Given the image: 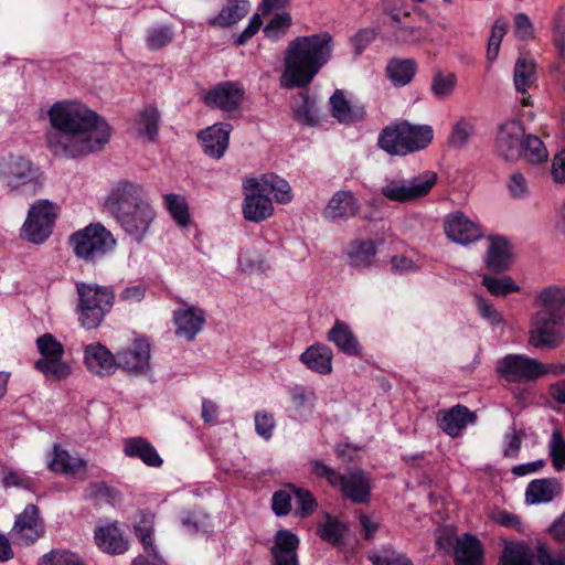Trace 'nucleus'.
Wrapping results in <instances>:
<instances>
[{"mask_svg":"<svg viewBox=\"0 0 565 565\" xmlns=\"http://www.w3.org/2000/svg\"><path fill=\"white\" fill-rule=\"evenodd\" d=\"M51 129L46 146L56 157L75 159L100 151L111 128L97 113L81 103L57 102L47 111Z\"/></svg>","mask_w":565,"mask_h":565,"instance_id":"nucleus-1","label":"nucleus"},{"mask_svg":"<svg viewBox=\"0 0 565 565\" xmlns=\"http://www.w3.org/2000/svg\"><path fill=\"white\" fill-rule=\"evenodd\" d=\"M333 38L329 32L297 36L285 51L280 86L287 89L307 87L331 60Z\"/></svg>","mask_w":565,"mask_h":565,"instance_id":"nucleus-2","label":"nucleus"},{"mask_svg":"<svg viewBox=\"0 0 565 565\" xmlns=\"http://www.w3.org/2000/svg\"><path fill=\"white\" fill-rule=\"evenodd\" d=\"M105 207L138 243L142 241L156 215L143 198L142 186L127 180H120L113 186Z\"/></svg>","mask_w":565,"mask_h":565,"instance_id":"nucleus-3","label":"nucleus"},{"mask_svg":"<svg viewBox=\"0 0 565 565\" xmlns=\"http://www.w3.org/2000/svg\"><path fill=\"white\" fill-rule=\"evenodd\" d=\"M243 188L248 191L242 205L243 215L246 221L254 223H260L273 215L270 194L281 204L289 203L292 199L289 183L274 173L249 178L243 182Z\"/></svg>","mask_w":565,"mask_h":565,"instance_id":"nucleus-4","label":"nucleus"},{"mask_svg":"<svg viewBox=\"0 0 565 565\" xmlns=\"http://www.w3.org/2000/svg\"><path fill=\"white\" fill-rule=\"evenodd\" d=\"M0 184L9 192L34 195L42 189L41 173L28 158L9 153L0 159Z\"/></svg>","mask_w":565,"mask_h":565,"instance_id":"nucleus-5","label":"nucleus"},{"mask_svg":"<svg viewBox=\"0 0 565 565\" xmlns=\"http://www.w3.org/2000/svg\"><path fill=\"white\" fill-rule=\"evenodd\" d=\"M78 320L87 330L97 328L110 311L114 303V292L110 287L94 284L77 282Z\"/></svg>","mask_w":565,"mask_h":565,"instance_id":"nucleus-6","label":"nucleus"},{"mask_svg":"<svg viewBox=\"0 0 565 565\" xmlns=\"http://www.w3.org/2000/svg\"><path fill=\"white\" fill-rule=\"evenodd\" d=\"M70 245L78 258L95 263L115 248L116 241L105 226L97 223L73 233Z\"/></svg>","mask_w":565,"mask_h":565,"instance_id":"nucleus-7","label":"nucleus"},{"mask_svg":"<svg viewBox=\"0 0 565 565\" xmlns=\"http://www.w3.org/2000/svg\"><path fill=\"white\" fill-rule=\"evenodd\" d=\"M310 466L312 472L317 477L324 478L332 487L340 488L343 495L349 498L351 501L355 503L367 502L370 486L367 479L362 472L340 475L338 471L319 460L310 461Z\"/></svg>","mask_w":565,"mask_h":565,"instance_id":"nucleus-8","label":"nucleus"},{"mask_svg":"<svg viewBox=\"0 0 565 565\" xmlns=\"http://www.w3.org/2000/svg\"><path fill=\"white\" fill-rule=\"evenodd\" d=\"M436 182L437 174L433 171H425L409 179L396 177L386 179L381 193L390 201L406 203L427 195Z\"/></svg>","mask_w":565,"mask_h":565,"instance_id":"nucleus-9","label":"nucleus"},{"mask_svg":"<svg viewBox=\"0 0 565 565\" xmlns=\"http://www.w3.org/2000/svg\"><path fill=\"white\" fill-rule=\"evenodd\" d=\"M565 342V319L534 311L530 318L529 344L554 350Z\"/></svg>","mask_w":565,"mask_h":565,"instance_id":"nucleus-10","label":"nucleus"},{"mask_svg":"<svg viewBox=\"0 0 565 565\" xmlns=\"http://www.w3.org/2000/svg\"><path fill=\"white\" fill-rule=\"evenodd\" d=\"M57 213L55 203L45 199L35 201L29 209L21 237L33 244H42L50 237Z\"/></svg>","mask_w":565,"mask_h":565,"instance_id":"nucleus-11","label":"nucleus"},{"mask_svg":"<svg viewBox=\"0 0 565 565\" xmlns=\"http://www.w3.org/2000/svg\"><path fill=\"white\" fill-rule=\"evenodd\" d=\"M541 362L523 354H508L497 362L498 374L512 383H525L540 377Z\"/></svg>","mask_w":565,"mask_h":565,"instance_id":"nucleus-12","label":"nucleus"},{"mask_svg":"<svg viewBox=\"0 0 565 565\" xmlns=\"http://www.w3.org/2000/svg\"><path fill=\"white\" fill-rule=\"evenodd\" d=\"M245 96L244 86L238 82H223L211 88L204 97V103L212 108L225 113L238 109Z\"/></svg>","mask_w":565,"mask_h":565,"instance_id":"nucleus-13","label":"nucleus"},{"mask_svg":"<svg viewBox=\"0 0 565 565\" xmlns=\"http://www.w3.org/2000/svg\"><path fill=\"white\" fill-rule=\"evenodd\" d=\"M524 131L515 120L502 124L495 139V152L507 161H515L522 156Z\"/></svg>","mask_w":565,"mask_h":565,"instance_id":"nucleus-14","label":"nucleus"},{"mask_svg":"<svg viewBox=\"0 0 565 565\" xmlns=\"http://www.w3.org/2000/svg\"><path fill=\"white\" fill-rule=\"evenodd\" d=\"M43 531L38 507L28 504L23 512L15 516L11 536L18 543L30 545L42 536Z\"/></svg>","mask_w":565,"mask_h":565,"instance_id":"nucleus-15","label":"nucleus"},{"mask_svg":"<svg viewBox=\"0 0 565 565\" xmlns=\"http://www.w3.org/2000/svg\"><path fill=\"white\" fill-rule=\"evenodd\" d=\"M444 231L449 239L467 245L482 236V230L460 211L449 213L444 221Z\"/></svg>","mask_w":565,"mask_h":565,"instance_id":"nucleus-16","label":"nucleus"},{"mask_svg":"<svg viewBox=\"0 0 565 565\" xmlns=\"http://www.w3.org/2000/svg\"><path fill=\"white\" fill-rule=\"evenodd\" d=\"M205 319V311L196 306L174 310L175 335L186 341L194 340L196 334L202 331Z\"/></svg>","mask_w":565,"mask_h":565,"instance_id":"nucleus-17","label":"nucleus"},{"mask_svg":"<svg viewBox=\"0 0 565 565\" xmlns=\"http://www.w3.org/2000/svg\"><path fill=\"white\" fill-rule=\"evenodd\" d=\"M231 130L230 124L220 122L199 131L203 152L213 159H221L228 148Z\"/></svg>","mask_w":565,"mask_h":565,"instance_id":"nucleus-18","label":"nucleus"},{"mask_svg":"<svg viewBox=\"0 0 565 565\" xmlns=\"http://www.w3.org/2000/svg\"><path fill=\"white\" fill-rule=\"evenodd\" d=\"M360 211V203L353 192L337 191L323 209L322 215L327 221L338 222L354 217Z\"/></svg>","mask_w":565,"mask_h":565,"instance_id":"nucleus-19","label":"nucleus"},{"mask_svg":"<svg viewBox=\"0 0 565 565\" xmlns=\"http://www.w3.org/2000/svg\"><path fill=\"white\" fill-rule=\"evenodd\" d=\"M436 419L438 427L445 434L457 437L469 423H475L476 415L467 406L458 404L448 409H440Z\"/></svg>","mask_w":565,"mask_h":565,"instance_id":"nucleus-20","label":"nucleus"},{"mask_svg":"<svg viewBox=\"0 0 565 565\" xmlns=\"http://www.w3.org/2000/svg\"><path fill=\"white\" fill-rule=\"evenodd\" d=\"M535 311L565 319V285H548L534 297Z\"/></svg>","mask_w":565,"mask_h":565,"instance_id":"nucleus-21","label":"nucleus"},{"mask_svg":"<svg viewBox=\"0 0 565 565\" xmlns=\"http://www.w3.org/2000/svg\"><path fill=\"white\" fill-rule=\"evenodd\" d=\"M150 345L147 340H136L131 348L117 353V367L130 373H141L149 369Z\"/></svg>","mask_w":565,"mask_h":565,"instance_id":"nucleus-22","label":"nucleus"},{"mask_svg":"<svg viewBox=\"0 0 565 565\" xmlns=\"http://www.w3.org/2000/svg\"><path fill=\"white\" fill-rule=\"evenodd\" d=\"M84 362L92 373L100 376L110 375L117 369L115 356L99 342L85 347Z\"/></svg>","mask_w":565,"mask_h":565,"instance_id":"nucleus-23","label":"nucleus"},{"mask_svg":"<svg viewBox=\"0 0 565 565\" xmlns=\"http://www.w3.org/2000/svg\"><path fill=\"white\" fill-rule=\"evenodd\" d=\"M562 491V483L556 478L534 479L525 489V502L531 505L550 503Z\"/></svg>","mask_w":565,"mask_h":565,"instance_id":"nucleus-24","label":"nucleus"},{"mask_svg":"<svg viewBox=\"0 0 565 565\" xmlns=\"http://www.w3.org/2000/svg\"><path fill=\"white\" fill-rule=\"evenodd\" d=\"M154 515L150 512H140L135 527V533L143 546V555L153 559L154 565H167L153 544Z\"/></svg>","mask_w":565,"mask_h":565,"instance_id":"nucleus-25","label":"nucleus"},{"mask_svg":"<svg viewBox=\"0 0 565 565\" xmlns=\"http://www.w3.org/2000/svg\"><path fill=\"white\" fill-rule=\"evenodd\" d=\"M250 10L248 0H226L218 13L207 20L213 28L228 29L242 21Z\"/></svg>","mask_w":565,"mask_h":565,"instance_id":"nucleus-26","label":"nucleus"},{"mask_svg":"<svg viewBox=\"0 0 565 565\" xmlns=\"http://www.w3.org/2000/svg\"><path fill=\"white\" fill-rule=\"evenodd\" d=\"M487 268L495 274L503 273L511 265V247L504 237L492 236L484 257Z\"/></svg>","mask_w":565,"mask_h":565,"instance_id":"nucleus-27","label":"nucleus"},{"mask_svg":"<svg viewBox=\"0 0 565 565\" xmlns=\"http://www.w3.org/2000/svg\"><path fill=\"white\" fill-rule=\"evenodd\" d=\"M298 544L299 540L295 534L288 531H278L271 547L273 565H298L296 554Z\"/></svg>","mask_w":565,"mask_h":565,"instance_id":"nucleus-28","label":"nucleus"},{"mask_svg":"<svg viewBox=\"0 0 565 565\" xmlns=\"http://www.w3.org/2000/svg\"><path fill=\"white\" fill-rule=\"evenodd\" d=\"M328 340L332 342L339 351L350 356H359L361 354V345L353 334L348 323L335 320L333 327L328 332Z\"/></svg>","mask_w":565,"mask_h":565,"instance_id":"nucleus-29","label":"nucleus"},{"mask_svg":"<svg viewBox=\"0 0 565 565\" xmlns=\"http://www.w3.org/2000/svg\"><path fill=\"white\" fill-rule=\"evenodd\" d=\"M332 350L324 344L311 345L300 355V361L310 371L321 375L332 372Z\"/></svg>","mask_w":565,"mask_h":565,"instance_id":"nucleus-30","label":"nucleus"},{"mask_svg":"<svg viewBox=\"0 0 565 565\" xmlns=\"http://www.w3.org/2000/svg\"><path fill=\"white\" fill-rule=\"evenodd\" d=\"M124 452L131 458H139L145 465L158 468L163 460L156 448L142 437L127 438L124 441Z\"/></svg>","mask_w":565,"mask_h":565,"instance_id":"nucleus-31","label":"nucleus"},{"mask_svg":"<svg viewBox=\"0 0 565 565\" xmlns=\"http://www.w3.org/2000/svg\"><path fill=\"white\" fill-rule=\"evenodd\" d=\"M482 544L477 537L465 534L457 540L456 565H482Z\"/></svg>","mask_w":565,"mask_h":565,"instance_id":"nucleus-32","label":"nucleus"},{"mask_svg":"<svg viewBox=\"0 0 565 565\" xmlns=\"http://www.w3.org/2000/svg\"><path fill=\"white\" fill-rule=\"evenodd\" d=\"M405 135L404 156L425 149L433 140L434 131L429 125H413L408 121H404Z\"/></svg>","mask_w":565,"mask_h":565,"instance_id":"nucleus-33","label":"nucleus"},{"mask_svg":"<svg viewBox=\"0 0 565 565\" xmlns=\"http://www.w3.org/2000/svg\"><path fill=\"white\" fill-rule=\"evenodd\" d=\"M350 266L354 268H369L375 263L376 246L371 239L354 241L347 248Z\"/></svg>","mask_w":565,"mask_h":565,"instance_id":"nucleus-34","label":"nucleus"},{"mask_svg":"<svg viewBox=\"0 0 565 565\" xmlns=\"http://www.w3.org/2000/svg\"><path fill=\"white\" fill-rule=\"evenodd\" d=\"M404 131V121L390 125L383 128L379 135L377 145L386 153L391 156H404V147H406Z\"/></svg>","mask_w":565,"mask_h":565,"instance_id":"nucleus-35","label":"nucleus"},{"mask_svg":"<svg viewBox=\"0 0 565 565\" xmlns=\"http://www.w3.org/2000/svg\"><path fill=\"white\" fill-rule=\"evenodd\" d=\"M95 542L100 550L110 554H121L128 548V541L116 526L111 525L97 529Z\"/></svg>","mask_w":565,"mask_h":565,"instance_id":"nucleus-36","label":"nucleus"},{"mask_svg":"<svg viewBox=\"0 0 565 565\" xmlns=\"http://www.w3.org/2000/svg\"><path fill=\"white\" fill-rule=\"evenodd\" d=\"M49 468L63 475H75L85 470L86 462L81 458L71 456L66 450L61 449L57 445L53 447V458L49 463Z\"/></svg>","mask_w":565,"mask_h":565,"instance_id":"nucleus-37","label":"nucleus"},{"mask_svg":"<svg viewBox=\"0 0 565 565\" xmlns=\"http://www.w3.org/2000/svg\"><path fill=\"white\" fill-rule=\"evenodd\" d=\"M416 71V62L412 58H392L386 66V75L395 86L411 83Z\"/></svg>","mask_w":565,"mask_h":565,"instance_id":"nucleus-38","label":"nucleus"},{"mask_svg":"<svg viewBox=\"0 0 565 565\" xmlns=\"http://www.w3.org/2000/svg\"><path fill=\"white\" fill-rule=\"evenodd\" d=\"M331 114L340 122L351 124L363 119V108H352L341 90H335L330 97Z\"/></svg>","mask_w":565,"mask_h":565,"instance_id":"nucleus-39","label":"nucleus"},{"mask_svg":"<svg viewBox=\"0 0 565 565\" xmlns=\"http://www.w3.org/2000/svg\"><path fill=\"white\" fill-rule=\"evenodd\" d=\"M160 111L153 105L145 106L136 120V129L138 134L149 141H153L159 131Z\"/></svg>","mask_w":565,"mask_h":565,"instance_id":"nucleus-40","label":"nucleus"},{"mask_svg":"<svg viewBox=\"0 0 565 565\" xmlns=\"http://www.w3.org/2000/svg\"><path fill=\"white\" fill-rule=\"evenodd\" d=\"M535 63L526 57H519L514 65L513 82L516 92L525 94L526 89L535 82Z\"/></svg>","mask_w":565,"mask_h":565,"instance_id":"nucleus-41","label":"nucleus"},{"mask_svg":"<svg viewBox=\"0 0 565 565\" xmlns=\"http://www.w3.org/2000/svg\"><path fill=\"white\" fill-rule=\"evenodd\" d=\"M34 365L39 372L51 381H61L72 372L71 365L63 358L39 359Z\"/></svg>","mask_w":565,"mask_h":565,"instance_id":"nucleus-42","label":"nucleus"},{"mask_svg":"<svg viewBox=\"0 0 565 565\" xmlns=\"http://www.w3.org/2000/svg\"><path fill=\"white\" fill-rule=\"evenodd\" d=\"M292 109L296 120L301 125L313 126L317 124L316 104L307 93L301 92L297 95Z\"/></svg>","mask_w":565,"mask_h":565,"instance_id":"nucleus-43","label":"nucleus"},{"mask_svg":"<svg viewBox=\"0 0 565 565\" xmlns=\"http://www.w3.org/2000/svg\"><path fill=\"white\" fill-rule=\"evenodd\" d=\"M498 565H534V554L524 544L507 546Z\"/></svg>","mask_w":565,"mask_h":565,"instance_id":"nucleus-44","label":"nucleus"},{"mask_svg":"<svg viewBox=\"0 0 565 565\" xmlns=\"http://www.w3.org/2000/svg\"><path fill=\"white\" fill-rule=\"evenodd\" d=\"M473 135L475 125L472 120L462 117L454 124L448 137V143L452 148L461 149L467 146Z\"/></svg>","mask_w":565,"mask_h":565,"instance_id":"nucleus-45","label":"nucleus"},{"mask_svg":"<svg viewBox=\"0 0 565 565\" xmlns=\"http://www.w3.org/2000/svg\"><path fill=\"white\" fill-rule=\"evenodd\" d=\"M457 86V77L454 73L436 72L433 76L430 90L439 99H446L452 95Z\"/></svg>","mask_w":565,"mask_h":565,"instance_id":"nucleus-46","label":"nucleus"},{"mask_svg":"<svg viewBox=\"0 0 565 565\" xmlns=\"http://www.w3.org/2000/svg\"><path fill=\"white\" fill-rule=\"evenodd\" d=\"M522 147L521 157H524V159L530 163H541L548 157L543 141L534 135L524 136Z\"/></svg>","mask_w":565,"mask_h":565,"instance_id":"nucleus-47","label":"nucleus"},{"mask_svg":"<svg viewBox=\"0 0 565 565\" xmlns=\"http://www.w3.org/2000/svg\"><path fill=\"white\" fill-rule=\"evenodd\" d=\"M164 204L178 225L185 227L190 222L189 209L185 199L179 194L164 195Z\"/></svg>","mask_w":565,"mask_h":565,"instance_id":"nucleus-48","label":"nucleus"},{"mask_svg":"<svg viewBox=\"0 0 565 565\" xmlns=\"http://www.w3.org/2000/svg\"><path fill=\"white\" fill-rule=\"evenodd\" d=\"M38 565H86L79 555L67 550H53L44 554Z\"/></svg>","mask_w":565,"mask_h":565,"instance_id":"nucleus-49","label":"nucleus"},{"mask_svg":"<svg viewBox=\"0 0 565 565\" xmlns=\"http://www.w3.org/2000/svg\"><path fill=\"white\" fill-rule=\"evenodd\" d=\"M482 285L491 295L497 297H504L511 292H516L520 290L519 286L512 280V278L508 276L495 278L489 275H484L482 277Z\"/></svg>","mask_w":565,"mask_h":565,"instance_id":"nucleus-50","label":"nucleus"},{"mask_svg":"<svg viewBox=\"0 0 565 565\" xmlns=\"http://www.w3.org/2000/svg\"><path fill=\"white\" fill-rule=\"evenodd\" d=\"M319 535L322 540L339 544L347 533V525L335 518L327 516L326 522L319 526Z\"/></svg>","mask_w":565,"mask_h":565,"instance_id":"nucleus-51","label":"nucleus"},{"mask_svg":"<svg viewBox=\"0 0 565 565\" xmlns=\"http://www.w3.org/2000/svg\"><path fill=\"white\" fill-rule=\"evenodd\" d=\"M509 28V23L503 18H498L494 22L488 42L487 60L492 63L499 54L503 36Z\"/></svg>","mask_w":565,"mask_h":565,"instance_id":"nucleus-52","label":"nucleus"},{"mask_svg":"<svg viewBox=\"0 0 565 565\" xmlns=\"http://www.w3.org/2000/svg\"><path fill=\"white\" fill-rule=\"evenodd\" d=\"M174 32L170 25H156L147 31V46L152 51L168 45L173 39Z\"/></svg>","mask_w":565,"mask_h":565,"instance_id":"nucleus-53","label":"nucleus"},{"mask_svg":"<svg viewBox=\"0 0 565 565\" xmlns=\"http://www.w3.org/2000/svg\"><path fill=\"white\" fill-rule=\"evenodd\" d=\"M295 500V512L300 518H307L315 511L317 507L316 499L312 493L306 489L291 486Z\"/></svg>","mask_w":565,"mask_h":565,"instance_id":"nucleus-54","label":"nucleus"},{"mask_svg":"<svg viewBox=\"0 0 565 565\" xmlns=\"http://www.w3.org/2000/svg\"><path fill=\"white\" fill-rule=\"evenodd\" d=\"M291 15L288 12L276 14L264 28L266 38L277 41L287 33L291 26Z\"/></svg>","mask_w":565,"mask_h":565,"instance_id":"nucleus-55","label":"nucleus"},{"mask_svg":"<svg viewBox=\"0 0 565 565\" xmlns=\"http://www.w3.org/2000/svg\"><path fill=\"white\" fill-rule=\"evenodd\" d=\"M36 348L41 354V359L63 358L64 347L57 341L53 334L44 333L36 339Z\"/></svg>","mask_w":565,"mask_h":565,"instance_id":"nucleus-56","label":"nucleus"},{"mask_svg":"<svg viewBox=\"0 0 565 565\" xmlns=\"http://www.w3.org/2000/svg\"><path fill=\"white\" fill-rule=\"evenodd\" d=\"M550 456L555 470H565V438L559 430H554L552 433Z\"/></svg>","mask_w":565,"mask_h":565,"instance_id":"nucleus-57","label":"nucleus"},{"mask_svg":"<svg viewBox=\"0 0 565 565\" xmlns=\"http://www.w3.org/2000/svg\"><path fill=\"white\" fill-rule=\"evenodd\" d=\"M423 38V32L419 28L402 24H396L394 28L392 40L399 44H415Z\"/></svg>","mask_w":565,"mask_h":565,"instance_id":"nucleus-58","label":"nucleus"},{"mask_svg":"<svg viewBox=\"0 0 565 565\" xmlns=\"http://www.w3.org/2000/svg\"><path fill=\"white\" fill-rule=\"evenodd\" d=\"M476 306L480 317L491 326H499L504 322L501 312H499L494 306L483 297H476Z\"/></svg>","mask_w":565,"mask_h":565,"instance_id":"nucleus-59","label":"nucleus"},{"mask_svg":"<svg viewBox=\"0 0 565 565\" xmlns=\"http://www.w3.org/2000/svg\"><path fill=\"white\" fill-rule=\"evenodd\" d=\"M294 493L291 486L288 489L276 491L271 499V508L276 515H286L291 510Z\"/></svg>","mask_w":565,"mask_h":565,"instance_id":"nucleus-60","label":"nucleus"},{"mask_svg":"<svg viewBox=\"0 0 565 565\" xmlns=\"http://www.w3.org/2000/svg\"><path fill=\"white\" fill-rule=\"evenodd\" d=\"M522 434L515 427H510L503 436V456L507 458H515L521 449Z\"/></svg>","mask_w":565,"mask_h":565,"instance_id":"nucleus-61","label":"nucleus"},{"mask_svg":"<svg viewBox=\"0 0 565 565\" xmlns=\"http://www.w3.org/2000/svg\"><path fill=\"white\" fill-rule=\"evenodd\" d=\"M254 420L256 433L266 440L270 439L275 428L274 415L268 412H257Z\"/></svg>","mask_w":565,"mask_h":565,"instance_id":"nucleus-62","label":"nucleus"},{"mask_svg":"<svg viewBox=\"0 0 565 565\" xmlns=\"http://www.w3.org/2000/svg\"><path fill=\"white\" fill-rule=\"evenodd\" d=\"M377 32L374 28L359 30L350 40L354 47V53L360 55L376 38Z\"/></svg>","mask_w":565,"mask_h":565,"instance_id":"nucleus-63","label":"nucleus"},{"mask_svg":"<svg viewBox=\"0 0 565 565\" xmlns=\"http://www.w3.org/2000/svg\"><path fill=\"white\" fill-rule=\"evenodd\" d=\"M374 565H412V562L404 555L394 551L384 550L381 554L370 556Z\"/></svg>","mask_w":565,"mask_h":565,"instance_id":"nucleus-64","label":"nucleus"}]
</instances>
